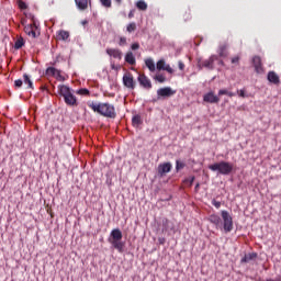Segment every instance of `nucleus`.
Segmentation results:
<instances>
[{
  "label": "nucleus",
  "mask_w": 281,
  "mask_h": 281,
  "mask_svg": "<svg viewBox=\"0 0 281 281\" xmlns=\"http://www.w3.org/2000/svg\"><path fill=\"white\" fill-rule=\"evenodd\" d=\"M222 216V220H221ZM221 216L212 214L209 217L210 223H213L216 227H223L225 234H229L234 229V218L227 211H222Z\"/></svg>",
  "instance_id": "f257e3e1"
},
{
  "label": "nucleus",
  "mask_w": 281,
  "mask_h": 281,
  "mask_svg": "<svg viewBox=\"0 0 281 281\" xmlns=\"http://www.w3.org/2000/svg\"><path fill=\"white\" fill-rule=\"evenodd\" d=\"M122 231L120 228H115L111 232L109 237V243L112 246V249H116L119 254H124L125 243L122 241Z\"/></svg>",
  "instance_id": "f03ea898"
},
{
  "label": "nucleus",
  "mask_w": 281,
  "mask_h": 281,
  "mask_svg": "<svg viewBox=\"0 0 281 281\" xmlns=\"http://www.w3.org/2000/svg\"><path fill=\"white\" fill-rule=\"evenodd\" d=\"M59 94L63 95L67 106H78V99L71 92V89L65 85L58 87Z\"/></svg>",
  "instance_id": "7ed1b4c3"
},
{
  "label": "nucleus",
  "mask_w": 281,
  "mask_h": 281,
  "mask_svg": "<svg viewBox=\"0 0 281 281\" xmlns=\"http://www.w3.org/2000/svg\"><path fill=\"white\" fill-rule=\"evenodd\" d=\"M209 170H212L213 172H216V170L220 172V175H232V171L234 170V165L227 161H221L209 166Z\"/></svg>",
  "instance_id": "20e7f679"
},
{
  "label": "nucleus",
  "mask_w": 281,
  "mask_h": 281,
  "mask_svg": "<svg viewBox=\"0 0 281 281\" xmlns=\"http://www.w3.org/2000/svg\"><path fill=\"white\" fill-rule=\"evenodd\" d=\"M22 25H24L25 34L31 36V38H38V36H41V29H38L35 21L31 24H25V20H22Z\"/></svg>",
  "instance_id": "39448f33"
},
{
  "label": "nucleus",
  "mask_w": 281,
  "mask_h": 281,
  "mask_svg": "<svg viewBox=\"0 0 281 281\" xmlns=\"http://www.w3.org/2000/svg\"><path fill=\"white\" fill-rule=\"evenodd\" d=\"M215 60H218V57L216 55H212L209 59L200 61L199 67H200V69H203V67H204L205 69L212 70V69H214Z\"/></svg>",
  "instance_id": "423d86ee"
},
{
  "label": "nucleus",
  "mask_w": 281,
  "mask_h": 281,
  "mask_svg": "<svg viewBox=\"0 0 281 281\" xmlns=\"http://www.w3.org/2000/svg\"><path fill=\"white\" fill-rule=\"evenodd\" d=\"M175 93H177V90H172L170 87H165L157 90L158 98H172Z\"/></svg>",
  "instance_id": "0eeeda50"
},
{
  "label": "nucleus",
  "mask_w": 281,
  "mask_h": 281,
  "mask_svg": "<svg viewBox=\"0 0 281 281\" xmlns=\"http://www.w3.org/2000/svg\"><path fill=\"white\" fill-rule=\"evenodd\" d=\"M123 85L127 89H135V79L133 78V74L127 72L123 76Z\"/></svg>",
  "instance_id": "6e6552de"
},
{
  "label": "nucleus",
  "mask_w": 281,
  "mask_h": 281,
  "mask_svg": "<svg viewBox=\"0 0 281 281\" xmlns=\"http://www.w3.org/2000/svg\"><path fill=\"white\" fill-rule=\"evenodd\" d=\"M172 170V164L170 162H164L158 166V175L160 177H164L165 175H168Z\"/></svg>",
  "instance_id": "1a4fd4ad"
},
{
  "label": "nucleus",
  "mask_w": 281,
  "mask_h": 281,
  "mask_svg": "<svg viewBox=\"0 0 281 281\" xmlns=\"http://www.w3.org/2000/svg\"><path fill=\"white\" fill-rule=\"evenodd\" d=\"M203 101L209 102V104H218V102H221V99L215 95L214 92H209L204 94Z\"/></svg>",
  "instance_id": "9d476101"
},
{
  "label": "nucleus",
  "mask_w": 281,
  "mask_h": 281,
  "mask_svg": "<svg viewBox=\"0 0 281 281\" xmlns=\"http://www.w3.org/2000/svg\"><path fill=\"white\" fill-rule=\"evenodd\" d=\"M90 106L95 113H99L100 115H103V117H106V103L104 104L92 103Z\"/></svg>",
  "instance_id": "9b49d317"
},
{
  "label": "nucleus",
  "mask_w": 281,
  "mask_h": 281,
  "mask_svg": "<svg viewBox=\"0 0 281 281\" xmlns=\"http://www.w3.org/2000/svg\"><path fill=\"white\" fill-rule=\"evenodd\" d=\"M138 82L140 87H144V89H153V83L150 82V79L146 77V75H139Z\"/></svg>",
  "instance_id": "f8f14e48"
},
{
  "label": "nucleus",
  "mask_w": 281,
  "mask_h": 281,
  "mask_svg": "<svg viewBox=\"0 0 281 281\" xmlns=\"http://www.w3.org/2000/svg\"><path fill=\"white\" fill-rule=\"evenodd\" d=\"M108 56L114 58L115 60H122V50L117 48H110L106 50Z\"/></svg>",
  "instance_id": "ddd939ff"
},
{
  "label": "nucleus",
  "mask_w": 281,
  "mask_h": 281,
  "mask_svg": "<svg viewBox=\"0 0 281 281\" xmlns=\"http://www.w3.org/2000/svg\"><path fill=\"white\" fill-rule=\"evenodd\" d=\"M252 64L255 67V71L257 74H262V59L260 58V56H255L252 58Z\"/></svg>",
  "instance_id": "4468645a"
},
{
  "label": "nucleus",
  "mask_w": 281,
  "mask_h": 281,
  "mask_svg": "<svg viewBox=\"0 0 281 281\" xmlns=\"http://www.w3.org/2000/svg\"><path fill=\"white\" fill-rule=\"evenodd\" d=\"M268 80L271 82V85H280V77L276 71H269L268 72Z\"/></svg>",
  "instance_id": "2eb2a0df"
},
{
  "label": "nucleus",
  "mask_w": 281,
  "mask_h": 281,
  "mask_svg": "<svg viewBox=\"0 0 281 281\" xmlns=\"http://www.w3.org/2000/svg\"><path fill=\"white\" fill-rule=\"evenodd\" d=\"M256 258H258L257 252H249V254L245 255L244 258H241L240 262H241V265L251 262V260H256Z\"/></svg>",
  "instance_id": "dca6fc26"
},
{
  "label": "nucleus",
  "mask_w": 281,
  "mask_h": 281,
  "mask_svg": "<svg viewBox=\"0 0 281 281\" xmlns=\"http://www.w3.org/2000/svg\"><path fill=\"white\" fill-rule=\"evenodd\" d=\"M142 124H144V121H142V115L135 114L132 117V125L137 128V127L142 126Z\"/></svg>",
  "instance_id": "f3484780"
},
{
  "label": "nucleus",
  "mask_w": 281,
  "mask_h": 281,
  "mask_svg": "<svg viewBox=\"0 0 281 281\" xmlns=\"http://www.w3.org/2000/svg\"><path fill=\"white\" fill-rule=\"evenodd\" d=\"M69 32L65 30H60L57 32V41H68Z\"/></svg>",
  "instance_id": "a211bd4d"
},
{
  "label": "nucleus",
  "mask_w": 281,
  "mask_h": 281,
  "mask_svg": "<svg viewBox=\"0 0 281 281\" xmlns=\"http://www.w3.org/2000/svg\"><path fill=\"white\" fill-rule=\"evenodd\" d=\"M75 3L79 10H87L89 8L88 0H75Z\"/></svg>",
  "instance_id": "6ab92c4d"
},
{
  "label": "nucleus",
  "mask_w": 281,
  "mask_h": 281,
  "mask_svg": "<svg viewBox=\"0 0 281 281\" xmlns=\"http://www.w3.org/2000/svg\"><path fill=\"white\" fill-rule=\"evenodd\" d=\"M125 63H127L128 65H135L136 60H135V55H133V52L126 53Z\"/></svg>",
  "instance_id": "aec40b11"
},
{
  "label": "nucleus",
  "mask_w": 281,
  "mask_h": 281,
  "mask_svg": "<svg viewBox=\"0 0 281 281\" xmlns=\"http://www.w3.org/2000/svg\"><path fill=\"white\" fill-rule=\"evenodd\" d=\"M117 114L115 113V108L113 105H106V117L115 119Z\"/></svg>",
  "instance_id": "412c9836"
},
{
  "label": "nucleus",
  "mask_w": 281,
  "mask_h": 281,
  "mask_svg": "<svg viewBox=\"0 0 281 281\" xmlns=\"http://www.w3.org/2000/svg\"><path fill=\"white\" fill-rule=\"evenodd\" d=\"M23 82L24 85H27V89H34V83L27 74L23 75Z\"/></svg>",
  "instance_id": "4be33fe9"
},
{
  "label": "nucleus",
  "mask_w": 281,
  "mask_h": 281,
  "mask_svg": "<svg viewBox=\"0 0 281 281\" xmlns=\"http://www.w3.org/2000/svg\"><path fill=\"white\" fill-rule=\"evenodd\" d=\"M46 74H47L48 76H57L58 78H60V70H58V69H56V68H54V67H48V68L46 69Z\"/></svg>",
  "instance_id": "5701e85b"
},
{
  "label": "nucleus",
  "mask_w": 281,
  "mask_h": 281,
  "mask_svg": "<svg viewBox=\"0 0 281 281\" xmlns=\"http://www.w3.org/2000/svg\"><path fill=\"white\" fill-rule=\"evenodd\" d=\"M136 8H137L138 10L146 11V10H148V4L146 3V1L139 0V1L136 3Z\"/></svg>",
  "instance_id": "b1692460"
},
{
  "label": "nucleus",
  "mask_w": 281,
  "mask_h": 281,
  "mask_svg": "<svg viewBox=\"0 0 281 281\" xmlns=\"http://www.w3.org/2000/svg\"><path fill=\"white\" fill-rule=\"evenodd\" d=\"M25 45V40L23 37H19L14 43V49H21Z\"/></svg>",
  "instance_id": "393cba45"
},
{
  "label": "nucleus",
  "mask_w": 281,
  "mask_h": 281,
  "mask_svg": "<svg viewBox=\"0 0 281 281\" xmlns=\"http://www.w3.org/2000/svg\"><path fill=\"white\" fill-rule=\"evenodd\" d=\"M145 65L149 71H155V61L151 58L146 59Z\"/></svg>",
  "instance_id": "a878e982"
},
{
  "label": "nucleus",
  "mask_w": 281,
  "mask_h": 281,
  "mask_svg": "<svg viewBox=\"0 0 281 281\" xmlns=\"http://www.w3.org/2000/svg\"><path fill=\"white\" fill-rule=\"evenodd\" d=\"M218 95H228V98H234L236 95L234 92L228 91L227 89H221Z\"/></svg>",
  "instance_id": "bb28decb"
},
{
  "label": "nucleus",
  "mask_w": 281,
  "mask_h": 281,
  "mask_svg": "<svg viewBox=\"0 0 281 281\" xmlns=\"http://www.w3.org/2000/svg\"><path fill=\"white\" fill-rule=\"evenodd\" d=\"M166 68V60L160 59L157 61L156 64V69H158V71H164V69Z\"/></svg>",
  "instance_id": "cd10ccee"
},
{
  "label": "nucleus",
  "mask_w": 281,
  "mask_h": 281,
  "mask_svg": "<svg viewBox=\"0 0 281 281\" xmlns=\"http://www.w3.org/2000/svg\"><path fill=\"white\" fill-rule=\"evenodd\" d=\"M231 63L232 65H236V66L240 65V55H235L231 57Z\"/></svg>",
  "instance_id": "c85d7f7f"
},
{
  "label": "nucleus",
  "mask_w": 281,
  "mask_h": 281,
  "mask_svg": "<svg viewBox=\"0 0 281 281\" xmlns=\"http://www.w3.org/2000/svg\"><path fill=\"white\" fill-rule=\"evenodd\" d=\"M186 168V162L181 161V160H177L176 161V170L177 172H179V170H183Z\"/></svg>",
  "instance_id": "c756f323"
},
{
  "label": "nucleus",
  "mask_w": 281,
  "mask_h": 281,
  "mask_svg": "<svg viewBox=\"0 0 281 281\" xmlns=\"http://www.w3.org/2000/svg\"><path fill=\"white\" fill-rule=\"evenodd\" d=\"M137 30V24L135 22H132L127 25V32L131 34L132 32H135Z\"/></svg>",
  "instance_id": "7c9ffc66"
},
{
  "label": "nucleus",
  "mask_w": 281,
  "mask_h": 281,
  "mask_svg": "<svg viewBox=\"0 0 281 281\" xmlns=\"http://www.w3.org/2000/svg\"><path fill=\"white\" fill-rule=\"evenodd\" d=\"M154 79L157 80V82H160V83L166 82V76H164V75H156Z\"/></svg>",
  "instance_id": "2f4dec72"
},
{
  "label": "nucleus",
  "mask_w": 281,
  "mask_h": 281,
  "mask_svg": "<svg viewBox=\"0 0 281 281\" xmlns=\"http://www.w3.org/2000/svg\"><path fill=\"white\" fill-rule=\"evenodd\" d=\"M79 95H89V89L82 88L77 91Z\"/></svg>",
  "instance_id": "473e14b6"
},
{
  "label": "nucleus",
  "mask_w": 281,
  "mask_h": 281,
  "mask_svg": "<svg viewBox=\"0 0 281 281\" xmlns=\"http://www.w3.org/2000/svg\"><path fill=\"white\" fill-rule=\"evenodd\" d=\"M21 87H23V80L22 79H18L14 81V88L15 89H21Z\"/></svg>",
  "instance_id": "72a5a7b5"
},
{
  "label": "nucleus",
  "mask_w": 281,
  "mask_h": 281,
  "mask_svg": "<svg viewBox=\"0 0 281 281\" xmlns=\"http://www.w3.org/2000/svg\"><path fill=\"white\" fill-rule=\"evenodd\" d=\"M226 49H227V46H225V45H223V46L220 47V56H221V58L227 56V55L225 54V50H226Z\"/></svg>",
  "instance_id": "f704fd0d"
},
{
  "label": "nucleus",
  "mask_w": 281,
  "mask_h": 281,
  "mask_svg": "<svg viewBox=\"0 0 281 281\" xmlns=\"http://www.w3.org/2000/svg\"><path fill=\"white\" fill-rule=\"evenodd\" d=\"M19 9L20 10H27V4L24 1L20 0L19 1Z\"/></svg>",
  "instance_id": "c9c22d12"
},
{
  "label": "nucleus",
  "mask_w": 281,
  "mask_h": 281,
  "mask_svg": "<svg viewBox=\"0 0 281 281\" xmlns=\"http://www.w3.org/2000/svg\"><path fill=\"white\" fill-rule=\"evenodd\" d=\"M162 71H167L168 74H175V69H172L170 65H165V68Z\"/></svg>",
  "instance_id": "e433bc0d"
},
{
  "label": "nucleus",
  "mask_w": 281,
  "mask_h": 281,
  "mask_svg": "<svg viewBox=\"0 0 281 281\" xmlns=\"http://www.w3.org/2000/svg\"><path fill=\"white\" fill-rule=\"evenodd\" d=\"M194 179H195L194 176L189 177V178H187V179L184 180V183H189V186H192V183H194Z\"/></svg>",
  "instance_id": "4c0bfd02"
},
{
  "label": "nucleus",
  "mask_w": 281,
  "mask_h": 281,
  "mask_svg": "<svg viewBox=\"0 0 281 281\" xmlns=\"http://www.w3.org/2000/svg\"><path fill=\"white\" fill-rule=\"evenodd\" d=\"M212 205H214V207H216V210H220L221 207V202L216 201V200H212Z\"/></svg>",
  "instance_id": "58836bf2"
},
{
  "label": "nucleus",
  "mask_w": 281,
  "mask_h": 281,
  "mask_svg": "<svg viewBox=\"0 0 281 281\" xmlns=\"http://www.w3.org/2000/svg\"><path fill=\"white\" fill-rule=\"evenodd\" d=\"M237 94L239 95V98H247L245 90H237Z\"/></svg>",
  "instance_id": "ea45409f"
},
{
  "label": "nucleus",
  "mask_w": 281,
  "mask_h": 281,
  "mask_svg": "<svg viewBox=\"0 0 281 281\" xmlns=\"http://www.w3.org/2000/svg\"><path fill=\"white\" fill-rule=\"evenodd\" d=\"M131 49H133V52L139 49V43H134L131 45Z\"/></svg>",
  "instance_id": "a19ab883"
},
{
  "label": "nucleus",
  "mask_w": 281,
  "mask_h": 281,
  "mask_svg": "<svg viewBox=\"0 0 281 281\" xmlns=\"http://www.w3.org/2000/svg\"><path fill=\"white\" fill-rule=\"evenodd\" d=\"M178 67L180 71H183V69H186V64H183V61H178Z\"/></svg>",
  "instance_id": "79ce46f5"
},
{
  "label": "nucleus",
  "mask_w": 281,
  "mask_h": 281,
  "mask_svg": "<svg viewBox=\"0 0 281 281\" xmlns=\"http://www.w3.org/2000/svg\"><path fill=\"white\" fill-rule=\"evenodd\" d=\"M119 45H126V37H121Z\"/></svg>",
  "instance_id": "37998d69"
},
{
  "label": "nucleus",
  "mask_w": 281,
  "mask_h": 281,
  "mask_svg": "<svg viewBox=\"0 0 281 281\" xmlns=\"http://www.w3.org/2000/svg\"><path fill=\"white\" fill-rule=\"evenodd\" d=\"M101 5H103V8H106V0H100Z\"/></svg>",
  "instance_id": "c03bdc74"
},
{
  "label": "nucleus",
  "mask_w": 281,
  "mask_h": 281,
  "mask_svg": "<svg viewBox=\"0 0 281 281\" xmlns=\"http://www.w3.org/2000/svg\"><path fill=\"white\" fill-rule=\"evenodd\" d=\"M135 16V13L133 12V11H131L130 13H128V19H133Z\"/></svg>",
  "instance_id": "a18cd8bd"
},
{
  "label": "nucleus",
  "mask_w": 281,
  "mask_h": 281,
  "mask_svg": "<svg viewBox=\"0 0 281 281\" xmlns=\"http://www.w3.org/2000/svg\"><path fill=\"white\" fill-rule=\"evenodd\" d=\"M106 8H111V0H106Z\"/></svg>",
  "instance_id": "49530a36"
},
{
  "label": "nucleus",
  "mask_w": 281,
  "mask_h": 281,
  "mask_svg": "<svg viewBox=\"0 0 281 281\" xmlns=\"http://www.w3.org/2000/svg\"><path fill=\"white\" fill-rule=\"evenodd\" d=\"M199 188H200V184L196 183V184H195V190H199Z\"/></svg>",
  "instance_id": "de8ad7c7"
},
{
  "label": "nucleus",
  "mask_w": 281,
  "mask_h": 281,
  "mask_svg": "<svg viewBox=\"0 0 281 281\" xmlns=\"http://www.w3.org/2000/svg\"><path fill=\"white\" fill-rule=\"evenodd\" d=\"M116 1V3H122V0H115Z\"/></svg>",
  "instance_id": "09e8293b"
},
{
  "label": "nucleus",
  "mask_w": 281,
  "mask_h": 281,
  "mask_svg": "<svg viewBox=\"0 0 281 281\" xmlns=\"http://www.w3.org/2000/svg\"><path fill=\"white\" fill-rule=\"evenodd\" d=\"M160 240V245H164V239H159Z\"/></svg>",
  "instance_id": "8fccbe9b"
},
{
  "label": "nucleus",
  "mask_w": 281,
  "mask_h": 281,
  "mask_svg": "<svg viewBox=\"0 0 281 281\" xmlns=\"http://www.w3.org/2000/svg\"><path fill=\"white\" fill-rule=\"evenodd\" d=\"M112 69H115V64H112Z\"/></svg>",
  "instance_id": "3c124183"
}]
</instances>
